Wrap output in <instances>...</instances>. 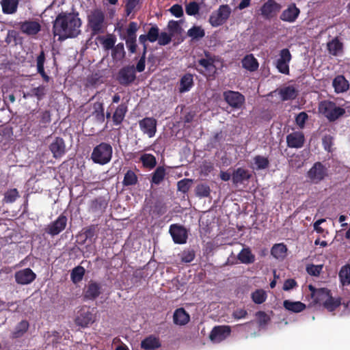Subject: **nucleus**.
<instances>
[{"instance_id": "864d4df0", "label": "nucleus", "mask_w": 350, "mask_h": 350, "mask_svg": "<svg viewBox=\"0 0 350 350\" xmlns=\"http://www.w3.org/2000/svg\"><path fill=\"white\" fill-rule=\"evenodd\" d=\"M94 112L98 120L103 122L105 120L104 105L103 103L97 102L94 104Z\"/></svg>"}, {"instance_id": "20e7f679", "label": "nucleus", "mask_w": 350, "mask_h": 350, "mask_svg": "<svg viewBox=\"0 0 350 350\" xmlns=\"http://www.w3.org/2000/svg\"><path fill=\"white\" fill-rule=\"evenodd\" d=\"M319 110L329 122H334L345 113V109L330 100L321 101Z\"/></svg>"}, {"instance_id": "423d86ee", "label": "nucleus", "mask_w": 350, "mask_h": 350, "mask_svg": "<svg viewBox=\"0 0 350 350\" xmlns=\"http://www.w3.org/2000/svg\"><path fill=\"white\" fill-rule=\"evenodd\" d=\"M328 169L321 162L317 161L307 172L310 183L319 184L328 176Z\"/></svg>"}, {"instance_id": "4be33fe9", "label": "nucleus", "mask_w": 350, "mask_h": 350, "mask_svg": "<svg viewBox=\"0 0 350 350\" xmlns=\"http://www.w3.org/2000/svg\"><path fill=\"white\" fill-rule=\"evenodd\" d=\"M159 31L160 29L158 26L154 25L148 29L146 34L139 36V42L143 45V49H144L145 46L148 47L146 44L147 41H149L150 42H154L158 40Z\"/></svg>"}, {"instance_id": "0e129e2a", "label": "nucleus", "mask_w": 350, "mask_h": 350, "mask_svg": "<svg viewBox=\"0 0 350 350\" xmlns=\"http://www.w3.org/2000/svg\"><path fill=\"white\" fill-rule=\"evenodd\" d=\"M141 0H126L125 10L126 14L129 16L133 12L140 3Z\"/></svg>"}, {"instance_id": "2eb2a0df", "label": "nucleus", "mask_w": 350, "mask_h": 350, "mask_svg": "<svg viewBox=\"0 0 350 350\" xmlns=\"http://www.w3.org/2000/svg\"><path fill=\"white\" fill-rule=\"evenodd\" d=\"M308 288L311 293V297L314 304L323 305L331 294V291L327 288H316L312 284H310Z\"/></svg>"}, {"instance_id": "5701e85b", "label": "nucleus", "mask_w": 350, "mask_h": 350, "mask_svg": "<svg viewBox=\"0 0 350 350\" xmlns=\"http://www.w3.org/2000/svg\"><path fill=\"white\" fill-rule=\"evenodd\" d=\"M299 14V9L295 3H291L282 12L280 18L284 22L293 23L298 18Z\"/></svg>"}, {"instance_id": "e2e57ef3", "label": "nucleus", "mask_w": 350, "mask_h": 350, "mask_svg": "<svg viewBox=\"0 0 350 350\" xmlns=\"http://www.w3.org/2000/svg\"><path fill=\"white\" fill-rule=\"evenodd\" d=\"M196 254L193 250H184L180 256L181 261L183 262H191L195 258Z\"/></svg>"}, {"instance_id": "bb28decb", "label": "nucleus", "mask_w": 350, "mask_h": 350, "mask_svg": "<svg viewBox=\"0 0 350 350\" xmlns=\"http://www.w3.org/2000/svg\"><path fill=\"white\" fill-rule=\"evenodd\" d=\"M278 94L282 101L294 100L298 95L297 90L293 85H288L280 88Z\"/></svg>"}, {"instance_id": "6ab92c4d", "label": "nucleus", "mask_w": 350, "mask_h": 350, "mask_svg": "<svg viewBox=\"0 0 350 350\" xmlns=\"http://www.w3.org/2000/svg\"><path fill=\"white\" fill-rule=\"evenodd\" d=\"M252 176L251 172L248 170L243 167H238L232 174V182L236 186L243 185L245 182L248 181L252 178Z\"/></svg>"}, {"instance_id": "69168bd1", "label": "nucleus", "mask_w": 350, "mask_h": 350, "mask_svg": "<svg viewBox=\"0 0 350 350\" xmlns=\"http://www.w3.org/2000/svg\"><path fill=\"white\" fill-rule=\"evenodd\" d=\"M102 44L105 50L113 49L115 46L116 39L113 36H109L106 38H102Z\"/></svg>"}, {"instance_id": "a211bd4d", "label": "nucleus", "mask_w": 350, "mask_h": 350, "mask_svg": "<svg viewBox=\"0 0 350 350\" xmlns=\"http://www.w3.org/2000/svg\"><path fill=\"white\" fill-rule=\"evenodd\" d=\"M305 140V136L302 131H294L286 135L287 146L291 148H302Z\"/></svg>"}, {"instance_id": "f257e3e1", "label": "nucleus", "mask_w": 350, "mask_h": 350, "mask_svg": "<svg viewBox=\"0 0 350 350\" xmlns=\"http://www.w3.org/2000/svg\"><path fill=\"white\" fill-rule=\"evenodd\" d=\"M81 25L79 13L62 12L53 22V36H58L59 41L76 38L81 34Z\"/></svg>"}, {"instance_id": "de8ad7c7", "label": "nucleus", "mask_w": 350, "mask_h": 350, "mask_svg": "<svg viewBox=\"0 0 350 350\" xmlns=\"http://www.w3.org/2000/svg\"><path fill=\"white\" fill-rule=\"evenodd\" d=\"M138 178L136 174L131 170H129L124 174L122 185L124 187L133 186L137 183Z\"/></svg>"}, {"instance_id": "f03ea898", "label": "nucleus", "mask_w": 350, "mask_h": 350, "mask_svg": "<svg viewBox=\"0 0 350 350\" xmlns=\"http://www.w3.org/2000/svg\"><path fill=\"white\" fill-rule=\"evenodd\" d=\"M88 27L91 31L92 36L104 33L107 24L105 21V15L101 9H94L88 15Z\"/></svg>"}, {"instance_id": "f8f14e48", "label": "nucleus", "mask_w": 350, "mask_h": 350, "mask_svg": "<svg viewBox=\"0 0 350 350\" xmlns=\"http://www.w3.org/2000/svg\"><path fill=\"white\" fill-rule=\"evenodd\" d=\"M139 126L144 135L153 137L157 132V120L152 117H146L138 122Z\"/></svg>"}, {"instance_id": "6e6552de", "label": "nucleus", "mask_w": 350, "mask_h": 350, "mask_svg": "<svg viewBox=\"0 0 350 350\" xmlns=\"http://www.w3.org/2000/svg\"><path fill=\"white\" fill-rule=\"evenodd\" d=\"M282 9V5L275 0H267L260 8V15L266 20L275 17Z\"/></svg>"}, {"instance_id": "393cba45", "label": "nucleus", "mask_w": 350, "mask_h": 350, "mask_svg": "<svg viewBox=\"0 0 350 350\" xmlns=\"http://www.w3.org/2000/svg\"><path fill=\"white\" fill-rule=\"evenodd\" d=\"M332 86L337 94L343 93L349 89V83L343 75H337L332 81Z\"/></svg>"}, {"instance_id": "72a5a7b5", "label": "nucleus", "mask_w": 350, "mask_h": 350, "mask_svg": "<svg viewBox=\"0 0 350 350\" xmlns=\"http://www.w3.org/2000/svg\"><path fill=\"white\" fill-rule=\"evenodd\" d=\"M193 85V77L190 73L184 75L180 79L178 91L180 93L189 92Z\"/></svg>"}, {"instance_id": "39448f33", "label": "nucleus", "mask_w": 350, "mask_h": 350, "mask_svg": "<svg viewBox=\"0 0 350 350\" xmlns=\"http://www.w3.org/2000/svg\"><path fill=\"white\" fill-rule=\"evenodd\" d=\"M231 12L232 10L228 5H221L211 14L208 21L213 27L221 26L228 21Z\"/></svg>"}, {"instance_id": "1a4fd4ad", "label": "nucleus", "mask_w": 350, "mask_h": 350, "mask_svg": "<svg viewBox=\"0 0 350 350\" xmlns=\"http://www.w3.org/2000/svg\"><path fill=\"white\" fill-rule=\"evenodd\" d=\"M279 56L275 62L276 68L282 74L289 75V63L292 59L290 51L288 49H283L280 51Z\"/></svg>"}, {"instance_id": "412c9836", "label": "nucleus", "mask_w": 350, "mask_h": 350, "mask_svg": "<svg viewBox=\"0 0 350 350\" xmlns=\"http://www.w3.org/2000/svg\"><path fill=\"white\" fill-rule=\"evenodd\" d=\"M20 30L27 36H35L41 29V25L38 21H25L19 23Z\"/></svg>"}, {"instance_id": "c85d7f7f", "label": "nucleus", "mask_w": 350, "mask_h": 350, "mask_svg": "<svg viewBox=\"0 0 350 350\" xmlns=\"http://www.w3.org/2000/svg\"><path fill=\"white\" fill-rule=\"evenodd\" d=\"M190 320L189 314L183 308L176 309L173 315V321L174 324L178 325H185Z\"/></svg>"}, {"instance_id": "7c9ffc66", "label": "nucleus", "mask_w": 350, "mask_h": 350, "mask_svg": "<svg viewBox=\"0 0 350 350\" xmlns=\"http://www.w3.org/2000/svg\"><path fill=\"white\" fill-rule=\"evenodd\" d=\"M243 68L250 72H254L258 70L259 64L253 54L246 55L241 61Z\"/></svg>"}, {"instance_id": "3c124183", "label": "nucleus", "mask_w": 350, "mask_h": 350, "mask_svg": "<svg viewBox=\"0 0 350 350\" xmlns=\"http://www.w3.org/2000/svg\"><path fill=\"white\" fill-rule=\"evenodd\" d=\"M211 189L207 184L201 183L196 187V194L200 198H207L210 196Z\"/></svg>"}, {"instance_id": "0eeeda50", "label": "nucleus", "mask_w": 350, "mask_h": 350, "mask_svg": "<svg viewBox=\"0 0 350 350\" xmlns=\"http://www.w3.org/2000/svg\"><path fill=\"white\" fill-rule=\"evenodd\" d=\"M116 81L122 86L126 87L134 83L136 73L133 65H127L121 68L117 75Z\"/></svg>"}, {"instance_id": "b1692460", "label": "nucleus", "mask_w": 350, "mask_h": 350, "mask_svg": "<svg viewBox=\"0 0 350 350\" xmlns=\"http://www.w3.org/2000/svg\"><path fill=\"white\" fill-rule=\"evenodd\" d=\"M101 293V285L96 282L90 281L84 291V297L86 299L94 300Z\"/></svg>"}, {"instance_id": "4468645a", "label": "nucleus", "mask_w": 350, "mask_h": 350, "mask_svg": "<svg viewBox=\"0 0 350 350\" xmlns=\"http://www.w3.org/2000/svg\"><path fill=\"white\" fill-rule=\"evenodd\" d=\"M231 334L229 325H217L211 330L209 338L213 342H220L227 338Z\"/></svg>"}, {"instance_id": "58836bf2", "label": "nucleus", "mask_w": 350, "mask_h": 350, "mask_svg": "<svg viewBox=\"0 0 350 350\" xmlns=\"http://www.w3.org/2000/svg\"><path fill=\"white\" fill-rule=\"evenodd\" d=\"M283 306L287 310L298 313L306 308V305L301 301H284Z\"/></svg>"}, {"instance_id": "09e8293b", "label": "nucleus", "mask_w": 350, "mask_h": 350, "mask_svg": "<svg viewBox=\"0 0 350 350\" xmlns=\"http://www.w3.org/2000/svg\"><path fill=\"white\" fill-rule=\"evenodd\" d=\"M187 36L193 40H200L204 37L205 31L201 26L194 25L187 31Z\"/></svg>"}, {"instance_id": "9b49d317", "label": "nucleus", "mask_w": 350, "mask_h": 350, "mask_svg": "<svg viewBox=\"0 0 350 350\" xmlns=\"http://www.w3.org/2000/svg\"><path fill=\"white\" fill-rule=\"evenodd\" d=\"M169 232L175 243L184 244L187 242L188 232L184 226L178 224H172Z\"/></svg>"}, {"instance_id": "680f3d73", "label": "nucleus", "mask_w": 350, "mask_h": 350, "mask_svg": "<svg viewBox=\"0 0 350 350\" xmlns=\"http://www.w3.org/2000/svg\"><path fill=\"white\" fill-rule=\"evenodd\" d=\"M172 37L173 36L170 33L159 32V38L157 40L158 44L161 46H165L171 42Z\"/></svg>"}, {"instance_id": "c756f323", "label": "nucleus", "mask_w": 350, "mask_h": 350, "mask_svg": "<svg viewBox=\"0 0 350 350\" xmlns=\"http://www.w3.org/2000/svg\"><path fill=\"white\" fill-rule=\"evenodd\" d=\"M159 338L150 335L141 342V347L145 350H154L161 347Z\"/></svg>"}, {"instance_id": "9d476101", "label": "nucleus", "mask_w": 350, "mask_h": 350, "mask_svg": "<svg viewBox=\"0 0 350 350\" xmlns=\"http://www.w3.org/2000/svg\"><path fill=\"white\" fill-rule=\"evenodd\" d=\"M224 100L232 108L240 109L245 103V96L239 92L227 90L224 92Z\"/></svg>"}, {"instance_id": "a878e982", "label": "nucleus", "mask_w": 350, "mask_h": 350, "mask_svg": "<svg viewBox=\"0 0 350 350\" xmlns=\"http://www.w3.org/2000/svg\"><path fill=\"white\" fill-rule=\"evenodd\" d=\"M127 111L128 107L125 103H121L120 105H119L116 107L112 116V120L113 124L116 126L120 125L123 122Z\"/></svg>"}, {"instance_id": "8fccbe9b", "label": "nucleus", "mask_w": 350, "mask_h": 350, "mask_svg": "<svg viewBox=\"0 0 350 350\" xmlns=\"http://www.w3.org/2000/svg\"><path fill=\"white\" fill-rule=\"evenodd\" d=\"M267 293L262 289H257L251 295L252 301L256 304H261L266 301Z\"/></svg>"}, {"instance_id": "49530a36", "label": "nucleus", "mask_w": 350, "mask_h": 350, "mask_svg": "<svg viewBox=\"0 0 350 350\" xmlns=\"http://www.w3.org/2000/svg\"><path fill=\"white\" fill-rule=\"evenodd\" d=\"M85 273V269L82 266L79 265L75 267L70 273V278L72 282L74 284L80 282L83 280Z\"/></svg>"}, {"instance_id": "aec40b11", "label": "nucleus", "mask_w": 350, "mask_h": 350, "mask_svg": "<svg viewBox=\"0 0 350 350\" xmlns=\"http://www.w3.org/2000/svg\"><path fill=\"white\" fill-rule=\"evenodd\" d=\"M49 150L55 159H59L66 153V144L64 140L59 137H56L49 145Z\"/></svg>"}, {"instance_id": "5fc2aeb1", "label": "nucleus", "mask_w": 350, "mask_h": 350, "mask_svg": "<svg viewBox=\"0 0 350 350\" xmlns=\"http://www.w3.org/2000/svg\"><path fill=\"white\" fill-rule=\"evenodd\" d=\"M19 197L18 191L16 189L8 190L4 194L3 202L5 203H13Z\"/></svg>"}, {"instance_id": "473e14b6", "label": "nucleus", "mask_w": 350, "mask_h": 350, "mask_svg": "<svg viewBox=\"0 0 350 350\" xmlns=\"http://www.w3.org/2000/svg\"><path fill=\"white\" fill-rule=\"evenodd\" d=\"M107 202L102 197L92 200L90 204V211L92 213H102L105 211Z\"/></svg>"}, {"instance_id": "052dcab7", "label": "nucleus", "mask_w": 350, "mask_h": 350, "mask_svg": "<svg viewBox=\"0 0 350 350\" xmlns=\"http://www.w3.org/2000/svg\"><path fill=\"white\" fill-rule=\"evenodd\" d=\"M31 95L36 97L38 100H41L46 94V88L44 85H40L31 90Z\"/></svg>"}, {"instance_id": "bf43d9fd", "label": "nucleus", "mask_w": 350, "mask_h": 350, "mask_svg": "<svg viewBox=\"0 0 350 350\" xmlns=\"http://www.w3.org/2000/svg\"><path fill=\"white\" fill-rule=\"evenodd\" d=\"M199 5L196 1L190 2L185 7L186 13L189 16H195L199 12Z\"/></svg>"}, {"instance_id": "774afa93", "label": "nucleus", "mask_w": 350, "mask_h": 350, "mask_svg": "<svg viewBox=\"0 0 350 350\" xmlns=\"http://www.w3.org/2000/svg\"><path fill=\"white\" fill-rule=\"evenodd\" d=\"M51 112L49 110H45L42 111L40 114V123L44 127H46L47 124H49L51 121Z\"/></svg>"}, {"instance_id": "f704fd0d", "label": "nucleus", "mask_w": 350, "mask_h": 350, "mask_svg": "<svg viewBox=\"0 0 350 350\" xmlns=\"http://www.w3.org/2000/svg\"><path fill=\"white\" fill-rule=\"evenodd\" d=\"M287 247L283 243H276L271 249V254L276 259L283 260L286 256Z\"/></svg>"}, {"instance_id": "338daca9", "label": "nucleus", "mask_w": 350, "mask_h": 350, "mask_svg": "<svg viewBox=\"0 0 350 350\" xmlns=\"http://www.w3.org/2000/svg\"><path fill=\"white\" fill-rule=\"evenodd\" d=\"M308 118V114L304 112H300L298 115H297L295 118V122L297 125L299 126V128L303 129L305 126L306 122Z\"/></svg>"}, {"instance_id": "ddd939ff", "label": "nucleus", "mask_w": 350, "mask_h": 350, "mask_svg": "<svg viewBox=\"0 0 350 350\" xmlns=\"http://www.w3.org/2000/svg\"><path fill=\"white\" fill-rule=\"evenodd\" d=\"M68 219L61 214L55 221L46 228V232L51 236H55L62 232L66 227Z\"/></svg>"}, {"instance_id": "79ce46f5", "label": "nucleus", "mask_w": 350, "mask_h": 350, "mask_svg": "<svg viewBox=\"0 0 350 350\" xmlns=\"http://www.w3.org/2000/svg\"><path fill=\"white\" fill-rule=\"evenodd\" d=\"M140 161L144 167L150 170L153 169L157 165L156 157L152 154L145 153L142 154L140 157Z\"/></svg>"}, {"instance_id": "ea45409f", "label": "nucleus", "mask_w": 350, "mask_h": 350, "mask_svg": "<svg viewBox=\"0 0 350 350\" xmlns=\"http://www.w3.org/2000/svg\"><path fill=\"white\" fill-rule=\"evenodd\" d=\"M338 277L342 286L350 285V265H344L340 268Z\"/></svg>"}, {"instance_id": "c9c22d12", "label": "nucleus", "mask_w": 350, "mask_h": 350, "mask_svg": "<svg viewBox=\"0 0 350 350\" xmlns=\"http://www.w3.org/2000/svg\"><path fill=\"white\" fill-rule=\"evenodd\" d=\"M166 174L165 168L163 166H158L152 174L150 183L156 185H160L165 179Z\"/></svg>"}, {"instance_id": "e433bc0d", "label": "nucleus", "mask_w": 350, "mask_h": 350, "mask_svg": "<svg viewBox=\"0 0 350 350\" xmlns=\"http://www.w3.org/2000/svg\"><path fill=\"white\" fill-rule=\"evenodd\" d=\"M19 0H1V5L4 14H12L16 12Z\"/></svg>"}, {"instance_id": "13d9d810", "label": "nucleus", "mask_w": 350, "mask_h": 350, "mask_svg": "<svg viewBox=\"0 0 350 350\" xmlns=\"http://www.w3.org/2000/svg\"><path fill=\"white\" fill-rule=\"evenodd\" d=\"M191 182L192 180L188 178H184L179 180L177 183L178 190L184 193H187L190 188Z\"/></svg>"}, {"instance_id": "603ef678", "label": "nucleus", "mask_w": 350, "mask_h": 350, "mask_svg": "<svg viewBox=\"0 0 350 350\" xmlns=\"http://www.w3.org/2000/svg\"><path fill=\"white\" fill-rule=\"evenodd\" d=\"M254 161L258 170H264L269 167V161L268 158L260 155L254 157Z\"/></svg>"}, {"instance_id": "7ed1b4c3", "label": "nucleus", "mask_w": 350, "mask_h": 350, "mask_svg": "<svg viewBox=\"0 0 350 350\" xmlns=\"http://www.w3.org/2000/svg\"><path fill=\"white\" fill-rule=\"evenodd\" d=\"M112 154V146L108 143L101 142L93 148L91 159L94 163L104 165L110 162Z\"/></svg>"}, {"instance_id": "4c0bfd02", "label": "nucleus", "mask_w": 350, "mask_h": 350, "mask_svg": "<svg viewBox=\"0 0 350 350\" xmlns=\"http://www.w3.org/2000/svg\"><path fill=\"white\" fill-rule=\"evenodd\" d=\"M139 29V25L136 22H130L126 29L125 34L122 36L124 40H137V31Z\"/></svg>"}, {"instance_id": "c03bdc74", "label": "nucleus", "mask_w": 350, "mask_h": 350, "mask_svg": "<svg viewBox=\"0 0 350 350\" xmlns=\"http://www.w3.org/2000/svg\"><path fill=\"white\" fill-rule=\"evenodd\" d=\"M343 44L338 38H334L332 40L327 43V50L329 53L334 56H336L340 51L342 50Z\"/></svg>"}, {"instance_id": "37998d69", "label": "nucleus", "mask_w": 350, "mask_h": 350, "mask_svg": "<svg viewBox=\"0 0 350 350\" xmlns=\"http://www.w3.org/2000/svg\"><path fill=\"white\" fill-rule=\"evenodd\" d=\"M341 305V298H334L332 296V293L329 295V298L326 299V301L323 304V306L327 309L329 312L334 311L337 308Z\"/></svg>"}, {"instance_id": "6e6d98bb", "label": "nucleus", "mask_w": 350, "mask_h": 350, "mask_svg": "<svg viewBox=\"0 0 350 350\" xmlns=\"http://www.w3.org/2000/svg\"><path fill=\"white\" fill-rule=\"evenodd\" d=\"M167 29L173 36L175 34L180 33L182 31V27L180 25L179 21L171 20L168 22Z\"/></svg>"}, {"instance_id": "dca6fc26", "label": "nucleus", "mask_w": 350, "mask_h": 350, "mask_svg": "<svg viewBox=\"0 0 350 350\" xmlns=\"http://www.w3.org/2000/svg\"><path fill=\"white\" fill-rule=\"evenodd\" d=\"M206 58L200 59L198 63L203 67L206 71L205 75L207 77H215L217 72V68L214 64L215 59L211 55L208 51L204 52Z\"/></svg>"}, {"instance_id": "cd10ccee", "label": "nucleus", "mask_w": 350, "mask_h": 350, "mask_svg": "<svg viewBox=\"0 0 350 350\" xmlns=\"http://www.w3.org/2000/svg\"><path fill=\"white\" fill-rule=\"evenodd\" d=\"M46 61L45 53L43 50H41L40 53L36 57V68L37 72L40 75L43 80L48 83L50 80V77L44 71V63Z\"/></svg>"}, {"instance_id": "f3484780", "label": "nucleus", "mask_w": 350, "mask_h": 350, "mask_svg": "<svg viewBox=\"0 0 350 350\" xmlns=\"http://www.w3.org/2000/svg\"><path fill=\"white\" fill-rule=\"evenodd\" d=\"M16 282L25 285L31 283L36 278V274L30 269L25 268L16 271L14 274Z\"/></svg>"}, {"instance_id": "a19ab883", "label": "nucleus", "mask_w": 350, "mask_h": 350, "mask_svg": "<svg viewBox=\"0 0 350 350\" xmlns=\"http://www.w3.org/2000/svg\"><path fill=\"white\" fill-rule=\"evenodd\" d=\"M125 55L126 52L124 44L122 42H120L115 45L111 51V57L116 62L122 61L125 57Z\"/></svg>"}, {"instance_id": "2f4dec72", "label": "nucleus", "mask_w": 350, "mask_h": 350, "mask_svg": "<svg viewBox=\"0 0 350 350\" xmlns=\"http://www.w3.org/2000/svg\"><path fill=\"white\" fill-rule=\"evenodd\" d=\"M237 259L243 264L249 265L255 262V256L249 247H243L237 255Z\"/></svg>"}, {"instance_id": "4d7b16f0", "label": "nucleus", "mask_w": 350, "mask_h": 350, "mask_svg": "<svg viewBox=\"0 0 350 350\" xmlns=\"http://www.w3.org/2000/svg\"><path fill=\"white\" fill-rule=\"evenodd\" d=\"M147 53V46H145L144 49H143V52L142 54V56L138 61L136 67L135 68V72L137 71L139 72H142L145 70L146 67V55Z\"/></svg>"}, {"instance_id": "a18cd8bd", "label": "nucleus", "mask_w": 350, "mask_h": 350, "mask_svg": "<svg viewBox=\"0 0 350 350\" xmlns=\"http://www.w3.org/2000/svg\"><path fill=\"white\" fill-rule=\"evenodd\" d=\"M93 321L92 314L90 312L81 313L75 319L76 324L82 327H88Z\"/></svg>"}]
</instances>
